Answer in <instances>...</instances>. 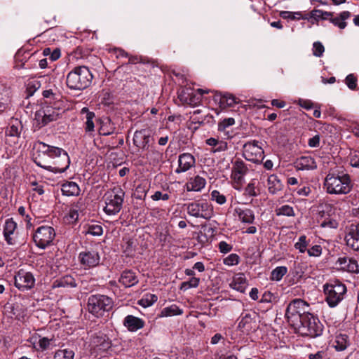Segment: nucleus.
Listing matches in <instances>:
<instances>
[{
	"mask_svg": "<svg viewBox=\"0 0 359 359\" xmlns=\"http://www.w3.org/2000/svg\"><path fill=\"white\" fill-rule=\"evenodd\" d=\"M311 191V190L309 187H303L297 190V194L302 196H308Z\"/></svg>",
	"mask_w": 359,
	"mask_h": 359,
	"instance_id": "obj_64",
	"label": "nucleus"
},
{
	"mask_svg": "<svg viewBox=\"0 0 359 359\" xmlns=\"http://www.w3.org/2000/svg\"><path fill=\"white\" fill-rule=\"evenodd\" d=\"M218 248L221 253H228L232 250V245L225 241H221L218 244Z\"/></svg>",
	"mask_w": 359,
	"mask_h": 359,
	"instance_id": "obj_59",
	"label": "nucleus"
},
{
	"mask_svg": "<svg viewBox=\"0 0 359 359\" xmlns=\"http://www.w3.org/2000/svg\"><path fill=\"white\" fill-rule=\"evenodd\" d=\"M34 161L39 167L55 173L64 172L69 166L70 159L66 151L42 142L34 144Z\"/></svg>",
	"mask_w": 359,
	"mask_h": 359,
	"instance_id": "obj_1",
	"label": "nucleus"
},
{
	"mask_svg": "<svg viewBox=\"0 0 359 359\" xmlns=\"http://www.w3.org/2000/svg\"><path fill=\"white\" fill-rule=\"evenodd\" d=\"M178 98L182 104H187L192 106L196 105L201 101L200 97H198L195 93L194 90L191 88H182L178 93Z\"/></svg>",
	"mask_w": 359,
	"mask_h": 359,
	"instance_id": "obj_16",
	"label": "nucleus"
},
{
	"mask_svg": "<svg viewBox=\"0 0 359 359\" xmlns=\"http://www.w3.org/2000/svg\"><path fill=\"white\" fill-rule=\"evenodd\" d=\"M240 257L236 254H231L224 259V264L227 266H233L239 263Z\"/></svg>",
	"mask_w": 359,
	"mask_h": 359,
	"instance_id": "obj_53",
	"label": "nucleus"
},
{
	"mask_svg": "<svg viewBox=\"0 0 359 359\" xmlns=\"http://www.w3.org/2000/svg\"><path fill=\"white\" fill-rule=\"evenodd\" d=\"M205 184L206 180L203 177L196 175L190 178L187 183V190L188 191H200L205 187Z\"/></svg>",
	"mask_w": 359,
	"mask_h": 359,
	"instance_id": "obj_25",
	"label": "nucleus"
},
{
	"mask_svg": "<svg viewBox=\"0 0 359 359\" xmlns=\"http://www.w3.org/2000/svg\"><path fill=\"white\" fill-rule=\"evenodd\" d=\"M345 239L348 247L354 251H359V224L351 226Z\"/></svg>",
	"mask_w": 359,
	"mask_h": 359,
	"instance_id": "obj_17",
	"label": "nucleus"
},
{
	"mask_svg": "<svg viewBox=\"0 0 359 359\" xmlns=\"http://www.w3.org/2000/svg\"><path fill=\"white\" fill-rule=\"evenodd\" d=\"M351 339L346 333H338L335 336L333 346L337 351H343L351 345Z\"/></svg>",
	"mask_w": 359,
	"mask_h": 359,
	"instance_id": "obj_24",
	"label": "nucleus"
},
{
	"mask_svg": "<svg viewBox=\"0 0 359 359\" xmlns=\"http://www.w3.org/2000/svg\"><path fill=\"white\" fill-rule=\"evenodd\" d=\"M308 144L310 147L314 148L318 147L320 145V136L316 135L313 137L310 138L308 141Z\"/></svg>",
	"mask_w": 359,
	"mask_h": 359,
	"instance_id": "obj_62",
	"label": "nucleus"
},
{
	"mask_svg": "<svg viewBox=\"0 0 359 359\" xmlns=\"http://www.w3.org/2000/svg\"><path fill=\"white\" fill-rule=\"evenodd\" d=\"M325 301L330 307L337 306L343 299L346 292V287L339 280H334L324 285Z\"/></svg>",
	"mask_w": 359,
	"mask_h": 359,
	"instance_id": "obj_7",
	"label": "nucleus"
},
{
	"mask_svg": "<svg viewBox=\"0 0 359 359\" xmlns=\"http://www.w3.org/2000/svg\"><path fill=\"white\" fill-rule=\"evenodd\" d=\"M287 268L286 266H277L271 273V280L275 281L280 280L287 273Z\"/></svg>",
	"mask_w": 359,
	"mask_h": 359,
	"instance_id": "obj_41",
	"label": "nucleus"
},
{
	"mask_svg": "<svg viewBox=\"0 0 359 359\" xmlns=\"http://www.w3.org/2000/svg\"><path fill=\"white\" fill-rule=\"evenodd\" d=\"M81 114L86 115V122L84 128L86 133H93L95 130V124L93 122V119L95 117V113L90 111L87 107H83L81 111Z\"/></svg>",
	"mask_w": 359,
	"mask_h": 359,
	"instance_id": "obj_32",
	"label": "nucleus"
},
{
	"mask_svg": "<svg viewBox=\"0 0 359 359\" xmlns=\"http://www.w3.org/2000/svg\"><path fill=\"white\" fill-rule=\"evenodd\" d=\"M318 215L319 219H318V223L320 226L330 229L337 228L338 222L335 219L331 218L330 215H326L325 212H319Z\"/></svg>",
	"mask_w": 359,
	"mask_h": 359,
	"instance_id": "obj_29",
	"label": "nucleus"
},
{
	"mask_svg": "<svg viewBox=\"0 0 359 359\" xmlns=\"http://www.w3.org/2000/svg\"><path fill=\"white\" fill-rule=\"evenodd\" d=\"M196 164L195 157L189 153H183L178 157V167L175 170L176 173L184 172L194 167Z\"/></svg>",
	"mask_w": 359,
	"mask_h": 359,
	"instance_id": "obj_15",
	"label": "nucleus"
},
{
	"mask_svg": "<svg viewBox=\"0 0 359 359\" xmlns=\"http://www.w3.org/2000/svg\"><path fill=\"white\" fill-rule=\"evenodd\" d=\"M157 299L158 297L156 295L147 294L140 300V304L143 305L144 306H149L156 302Z\"/></svg>",
	"mask_w": 359,
	"mask_h": 359,
	"instance_id": "obj_49",
	"label": "nucleus"
},
{
	"mask_svg": "<svg viewBox=\"0 0 359 359\" xmlns=\"http://www.w3.org/2000/svg\"><path fill=\"white\" fill-rule=\"evenodd\" d=\"M324 188L330 194H346L352 189L350 177L348 174L328 173L325 179Z\"/></svg>",
	"mask_w": 359,
	"mask_h": 359,
	"instance_id": "obj_3",
	"label": "nucleus"
},
{
	"mask_svg": "<svg viewBox=\"0 0 359 359\" xmlns=\"http://www.w3.org/2000/svg\"><path fill=\"white\" fill-rule=\"evenodd\" d=\"M235 123L233 118H224L218 124V130L220 131L225 130L228 127L233 126Z\"/></svg>",
	"mask_w": 359,
	"mask_h": 359,
	"instance_id": "obj_54",
	"label": "nucleus"
},
{
	"mask_svg": "<svg viewBox=\"0 0 359 359\" xmlns=\"http://www.w3.org/2000/svg\"><path fill=\"white\" fill-rule=\"evenodd\" d=\"M211 200L215 201L219 205H223L226 202V198L218 190H213L210 194Z\"/></svg>",
	"mask_w": 359,
	"mask_h": 359,
	"instance_id": "obj_45",
	"label": "nucleus"
},
{
	"mask_svg": "<svg viewBox=\"0 0 359 359\" xmlns=\"http://www.w3.org/2000/svg\"><path fill=\"white\" fill-rule=\"evenodd\" d=\"M34 120L36 126L39 128L46 126L50 122L55 121V120H52L50 116L41 109L36 111Z\"/></svg>",
	"mask_w": 359,
	"mask_h": 359,
	"instance_id": "obj_30",
	"label": "nucleus"
},
{
	"mask_svg": "<svg viewBox=\"0 0 359 359\" xmlns=\"http://www.w3.org/2000/svg\"><path fill=\"white\" fill-rule=\"evenodd\" d=\"M267 187L271 194H276L282 189L283 184L277 175H271L267 180Z\"/></svg>",
	"mask_w": 359,
	"mask_h": 359,
	"instance_id": "obj_35",
	"label": "nucleus"
},
{
	"mask_svg": "<svg viewBox=\"0 0 359 359\" xmlns=\"http://www.w3.org/2000/svg\"><path fill=\"white\" fill-rule=\"evenodd\" d=\"M62 194L65 196H77L79 194L80 189L74 182H67L62 186Z\"/></svg>",
	"mask_w": 359,
	"mask_h": 359,
	"instance_id": "obj_37",
	"label": "nucleus"
},
{
	"mask_svg": "<svg viewBox=\"0 0 359 359\" xmlns=\"http://www.w3.org/2000/svg\"><path fill=\"white\" fill-rule=\"evenodd\" d=\"M125 192L119 187H114L113 189L106 192L103 196L105 206L103 211L107 215H115L118 214L123 206Z\"/></svg>",
	"mask_w": 359,
	"mask_h": 359,
	"instance_id": "obj_5",
	"label": "nucleus"
},
{
	"mask_svg": "<svg viewBox=\"0 0 359 359\" xmlns=\"http://www.w3.org/2000/svg\"><path fill=\"white\" fill-rule=\"evenodd\" d=\"M293 327L303 336L316 337L320 336L323 331V325L312 313L306 314L302 317L300 322Z\"/></svg>",
	"mask_w": 359,
	"mask_h": 359,
	"instance_id": "obj_4",
	"label": "nucleus"
},
{
	"mask_svg": "<svg viewBox=\"0 0 359 359\" xmlns=\"http://www.w3.org/2000/svg\"><path fill=\"white\" fill-rule=\"evenodd\" d=\"M280 15L283 19H291L295 20L297 19V15L295 13L290 12V11H281Z\"/></svg>",
	"mask_w": 359,
	"mask_h": 359,
	"instance_id": "obj_63",
	"label": "nucleus"
},
{
	"mask_svg": "<svg viewBox=\"0 0 359 359\" xmlns=\"http://www.w3.org/2000/svg\"><path fill=\"white\" fill-rule=\"evenodd\" d=\"M136 242L130 237H124L122 240L121 249L127 257H133L135 252Z\"/></svg>",
	"mask_w": 359,
	"mask_h": 359,
	"instance_id": "obj_28",
	"label": "nucleus"
},
{
	"mask_svg": "<svg viewBox=\"0 0 359 359\" xmlns=\"http://www.w3.org/2000/svg\"><path fill=\"white\" fill-rule=\"evenodd\" d=\"M183 313L182 310L179 308L175 304H172L170 306H167L163 308L161 311L160 316L161 317H170L177 315H181Z\"/></svg>",
	"mask_w": 359,
	"mask_h": 359,
	"instance_id": "obj_40",
	"label": "nucleus"
},
{
	"mask_svg": "<svg viewBox=\"0 0 359 359\" xmlns=\"http://www.w3.org/2000/svg\"><path fill=\"white\" fill-rule=\"evenodd\" d=\"M309 304L303 299H294L287 306L285 318L289 324L293 327L297 325L303 316L310 313L308 311Z\"/></svg>",
	"mask_w": 359,
	"mask_h": 359,
	"instance_id": "obj_8",
	"label": "nucleus"
},
{
	"mask_svg": "<svg viewBox=\"0 0 359 359\" xmlns=\"http://www.w3.org/2000/svg\"><path fill=\"white\" fill-rule=\"evenodd\" d=\"M150 135L145 130H137L133 135V144L139 149H144L148 147Z\"/></svg>",
	"mask_w": 359,
	"mask_h": 359,
	"instance_id": "obj_22",
	"label": "nucleus"
},
{
	"mask_svg": "<svg viewBox=\"0 0 359 359\" xmlns=\"http://www.w3.org/2000/svg\"><path fill=\"white\" fill-rule=\"evenodd\" d=\"M248 170L245 163L242 160L237 159L233 162L231 177L234 181L241 182Z\"/></svg>",
	"mask_w": 359,
	"mask_h": 359,
	"instance_id": "obj_20",
	"label": "nucleus"
},
{
	"mask_svg": "<svg viewBox=\"0 0 359 359\" xmlns=\"http://www.w3.org/2000/svg\"><path fill=\"white\" fill-rule=\"evenodd\" d=\"M264 154L258 141L248 142L243 145V156L247 161L260 163L264 158Z\"/></svg>",
	"mask_w": 359,
	"mask_h": 359,
	"instance_id": "obj_11",
	"label": "nucleus"
},
{
	"mask_svg": "<svg viewBox=\"0 0 359 359\" xmlns=\"http://www.w3.org/2000/svg\"><path fill=\"white\" fill-rule=\"evenodd\" d=\"M55 235V231L52 226H41L36 230L33 239L38 248L45 249L52 244Z\"/></svg>",
	"mask_w": 359,
	"mask_h": 359,
	"instance_id": "obj_10",
	"label": "nucleus"
},
{
	"mask_svg": "<svg viewBox=\"0 0 359 359\" xmlns=\"http://www.w3.org/2000/svg\"><path fill=\"white\" fill-rule=\"evenodd\" d=\"M188 215L196 218L210 219L213 215V208L205 199L197 200L184 205Z\"/></svg>",
	"mask_w": 359,
	"mask_h": 359,
	"instance_id": "obj_9",
	"label": "nucleus"
},
{
	"mask_svg": "<svg viewBox=\"0 0 359 359\" xmlns=\"http://www.w3.org/2000/svg\"><path fill=\"white\" fill-rule=\"evenodd\" d=\"M47 114L50 116L52 120L57 121L64 113V111L60 107H53V106L46 105L41 108Z\"/></svg>",
	"mask_w": 359,
	"mask_h": 359,
	"instance_id": "obj_39",
	"label": "nucleus"
},
{
	"mask_svg": "<svg viewBox=\"0 0 359 359\" xmlns=\"http://www.w3.org/2000/svg\"><path fill=\"white\" fill-rule=\"evenodd\" d=\"M294 167L298 170H309L316 169L317 165L313 157L302 156L295 160Z\"/></svg>",
	"mask_w": 359,
	"mask_h": 359,
	"instance_id": "obj_18",
	"label": "nucleus"
},
{
	"mask_svg": "<svg viewBox=\"0 0 359 359\" xmlns=\"http://www.w3.org/2000/svg\"><path fill=\"white\" fill-rule=\"evenodd\" d=\"M276 214L277 216L292 217L294 216V211L292 206L283 205L276 209Z\"/></svg>",
	"mask_w": 359,
	"mask_h": 359,
	"instance_id": "obj_42",
	"label": "nucleus"
},
{
	"mask_svg": "<svg viewBox=\"0 0 359 359\" xmlns=\"http://www.w3.org/2000/svg\"><path fill=\"white\" fill-rule=\"evenodd\" d=\"M35 281L33 273L24 269H20L14 276V285L21 292L33 288Z\"/></svg>",
	"mask_w": 359,
	"mask_h": 359,
	"instance_id": "obj_12",
	"label": "nucleus"
},
{
	"mask_svg": "<svg viewBox=\"0 0 359 359\" xmlns=\"http://www.w3.org/2000/svg\"><path fill=\"white\" fill-rule=\"evenodd\" d=\"M123 325L129 332H133L143 328L145 325V322L142 318L133 315H128L125 317Z\"/></svg>",
	"mask_w": 359,
	"mask_h": 359,
	"instance_id": "obj_19",
	"label": "nucleus"
},
{
	"mask_svg": "<svg viewBox=\"0 0 359 359\" xmlns=\"http://www.w3.org/2000/svg\"><path fill=\"white\" fill-rule=\"evenodd\" d=\"M53 338H48V337H41L39 339L38 345L39 348H36L37 350L45 351L46 350L51 342L53 341Z\"/></svg>",
	"mask_w": 359,
	"mask_h": 359,
	"instance_id": "obj_50",
	"label": "nucleus"
},
{
	"mask_svg": "<svg viewBox=\"0 0 359 359\" xmlns=\"http://www.w3.org/2000/svg\"><path fill=\"white\" fill-rule=\"evenodd\" d=\"M308 246V242L306 241V236L302 235L299 238L298 241L294 244V248L299 250V252L304 253L306 250Z\"/></svg>",
	"mask_w": 359,
	"mask_h": 359,
	"instance_id": "obj_47",
	"label": "nucleus"
},
{
	"mask_svg": "<svg viewBox=\"0 0 359 359\" xmlns=\"http://www.w3.org/2000/svg\"><path fill=\"white\" fill-rule=\"evenodd\" d=\"M119 282L126 287H130L137 284L138 279L133 271L128 270L121 273Z\"/></svg>",
	"mask_w": 359,
	"mask_h": 359,
	"instance_id": "obj_27",
	"label": "nucleus"
},
{
	"mask_svg": "<svg viewBox=\"0 0 359 359\" xmlns=\"http://www.w3.org/2000/svg\"><path fill=\"white\" fill-rule=\"evenodd\" d=\"M345 82L351 90L357 88V79L353 74H350L346 77Z\"/></svg>",
	"mask_w": 359,
	"mask_h": 359,
	"instance_id": "obj_55",
	"label": "nucleus"
},
{
	"mask_svg": "<svg viewBox=\"0 0 359 359\" xmlns=\"http://www.w3.org/2000/svg\"><path fill=\"white\" fill-rule=\"evenodd\" d=\"M313 55L316 57H320L323 56L325 51L324 46L320 41H316L313 44Z\"/></svg>",
	"mask_w": 359,
	"mask_h": 359,
	"instance_id": "obj_51",
	"label": "nucleus"
},
{
	"mask_svg": "<svg viewBox=\"0 0 359 359\" xmlns=\"http://www.w3.org/2000/svg\"><path fill=\"white\" fill-rule=\"evenodd\" d=\"M244 195L248 196H257V193L256 191L255 188V180H252L249 184L245 187L244 189Z\"/></svg>",
	"mask_w": 359,
	"mask_h": 359,
	"instance_id": "obj_52",
	"label": "nucleus"
},
{
	"mask_svg": "<svg viewBox=\"0 0 359 359\" xmlns=\"http://www.w3.org/2000/svg\"><path fill=\"white\" fill-rule=\"evenodd\" d=\"M335 266L338 270L355 273H359L358 262L352 258L346 257H339L336 261Z\"/></svg>",
	"mask_w": 359,
	"mask_h": 359,
	"instance_id": "obj_14",
	"label": "nucleus"
},
{
	"mask_svg": "<svg viewBox=\"0 0 359 359\" xmlns=\"http://www.w3.org/2000/svg\"><path fill=\"white\" fill-rule=\"evenodd\" d=\"M17 228L16 222L13 218L7 219L4 226V236L8 245H13L15 244V240L12 237Z\"/></svg>",
	"mask_w": 359,
	"mask_h": 359,
	"instance_id": "obj_21",
	"label": "nucleus"
},
{
	"mask_svg": "<svg viewBox=\"0 0 359 359\" xmlns=\"http://www.w3.org/2000/svg\"><path fill=\"white\" fill-rule=\"evenodd\" d=\"M74 353L72 350H58L54 355V359H73Z\"/></svg>",
	"mask_w": 359,
	"mask_h": 359,
	"instance_id": "obj_44",
	"label": "nucleus"
},
{
	"mask_svg": "<svg viewBox=\"0 0 359 359\" xmlns=\"http://www.w3.org/2000/svg\"><path fill=\"white\" fill-rule=\"evenodd\" d=\"M151 198L153 201H168L170 198V195L168 194H163L161 191H157L151 196Z\"/></svg>",
	"mask_w": 359,
	"mask_h": 359,
	"instance_id": "obj_60",
	"label": "nucleus"
},
{
	"mask_svg": "<svg viewBox=\"0 0 359 359\" xmlns=\"http://www.w3.org/2000/svg\"><path fill=\"white\" fill-rule=\"evenodd\" d=\"M252 317L251 315L249 313L245 314L244 316L242 317L240 322L238 323V328L242 330H248L249 328V325L252 322Z\"/></svg>",
	"mask_w": 359,
	"mask_h": 359,
	"instance_id": "obj_48",
	"label": "nucleus"
},
{
	"mask_svg": "<svg viewBox=\"0 0 359 359\" xmlns=\"http://www.w3.org/2000/svg\"><path fill=\"white\" fill-rule=\"evenodd\" d=\"M93 76L86 66H77L67 76V86L70 89L82 90L91 84Z\"/></svg>",
	"mask_w": 359,
	"mask_h": 359,
	"instance_id": "obj_2",
	"label": "nucleus"
},
{
	"mask_svg": "<svg viewBox=\"0 0 359 359\" xmlns=\"http://www.w3.org/2000/svg\"><path fill=\"white\" fill-rule=\"evenodd\" d=\"M350 163L353 167L359 168V151L351 153Z\"/></svg>",
	"mask_w": 359,
	"mask_h": 359,
	"instance_id": "obj_58",
	"label": "nucleus"
},
{
	"mask_svg": "<svg viewBox=\"0 0 359 359\" xmlns=\"http://www.w3.org/2000/svg\"><path fill=\"white\" fill-rule=\"evenodd\" d=\"M227 149H228L227 142H224V141H222V140H218V141H217V142L216 144L215 147L212 148V151L213 153L221 152V151H226Z\"/></svg>",
	"mask_w": 359,
	"mask_h": 359,
	"instance_id": "obj_57",
	"label": "nucleus"
},
{
	"mask_svg": "<svg viewBox=\"0 0 359 359\" xmlns=\"http://www.w3.org/2000/svg\"><path fill=\"white\" fill-rule=\"evenodd\" d=\"M230 286L233 290L241 292H245L248 287V281L244 273H237L233 277L232 282L230 283Z\"/></svg>",
	"mask_w": 359,
	"mask_h": 359,
	"instance_id": "obj_26",
	"label": "nucleus"
},
{
	"mask_svg": "<svg viewBox=\"0 0 359 359\" xmlns=\"http://www.w3.org/2000/svg\"><path fill=\"white\" fill-rule=\"evenodd\" d=\"M238 103V99L229 93H220L219 107L222 108L231 107Z\"/></svg>",
	"mask_w": 359,
	"mask_h": 359,
	"instance_id": "obj_34",
	"label": "nucleus"
},
{
	"mask_svg": "<svg viewBox=\"0 0 359 359\" xmlns=\"http://www.w3.org/2000/svg\"><path fill=\"white\" fill-rule=\"evenodd\" d=\"M22 130V125L21 121L18 118L13 119L6 130V135L10 137H19Z\"/></svg>",
	"mask_w": 359,
	"mask_h": 359,
	"instance_id": "obj_33",
	"label": "nucleus"
},
{
	"mask_svg": "<svg viewBox=\"0 0 359 359\" xmlns=\"http://www.w3.org/2000/svg\"><path fill=\"white\" fill-rule=\"evenodd\" d=\"M350 17L351 13L349 11H343L337 17H334L333 15L330 19V22L338 27L339 29H343L347 25L345 20L348 19Z\"/></svg>",
	"mask_w": 359,
	"mask_h": 359,
	"instance_id": "obj_36",
	"label": "nucleus"
},
{
	"mask_svg": "<svg viewBox=\"0 0 359 359\" xmlns=\"http://www.w3.org/2000/svg\"><path fill=\"white\" fill-rule=\"evenodd\" d=\"M307 253L310 257H319L322 254V247L319 245H315L307 250Z\"/></svg>",
	"mask_w": 359,
	"mask_h": 359,
	"instance_id": "obj_56",
	"label": "nucleus"
},
{
	"mask_svg": "<svg viewBox=\"0 0 359 359\" xmlns=\"http://www.w3.org/2000/svg\"><path fill=\"white\" fill-rule=\"evenodd\" d=\"M79 259L84 268H92L100 263V255L95 250H86L79 253Z\"/></svg>",
	"mask_w": 359,
	"mask_h": 359,
	"instance_id": "obj_13",
	"label": "nucleus"
},
{
	"mask_svg": "<svg viewBox=\"0 0 359 359\" xmlns=\"http://www.w3.org/2000/svg\"><path fill=\"white\" fill-rule=\"evenodd\" d=\"M234 212L242 223L251 224L255 219L254 211L250 208H236Z\"/></svg>",
	"mask_w": 359,
	"mask_h": 359,
	"instance_id": "obj_23",
	"label": "nucleus"
},
{
	"mask_svg": "<svg viewBox=\"0 0 359 359\" xmlns=\"http://www.w3.org/2000/svg\"><path fill=\"white\" fill-rule=\"evenodd\" d=\"M114 306L113 299L104 294H93L88 299V311L96 317H101L105 312L112 309Z\"/></svg>",
	"mask_w": 359,
	"mask_h": 359,
	"instance_id": "obj_6",
	"label": "nucleus"
},
{
	"mask_svg": "<svg viewBox=\"0 0 359 359\" xmlns=\"http://www.w3.org/2000/svg\"><path fill=\"white\" fill-rule=\"evenodd\" d=\"M116 127L109 118H106L101 122L99 129L100 135L107 136L115 132Z\"/></svg>",
	"mask_w": 359,
	"mask_h": 359,
	"instance_id": "obj_38",
	"label": "nucleus"
},
{
	"mask_svg": "<svg viewBox=\"0 0 359 359\" xmlns=\"http://www.w3.org/2000/svg\"><path fill=\"white\" fill-rule=\"evenodd\" d=\"M199 283L200 278L192 277L189 280L182 282L180 285V289L185 291L190 288H196L198 286Z\"/></svg>",
	"mask_w": 359,
	"mask_h": 359,
	"instance_id": "obj_43",
	"label": "nucleus"
},
{
	"mask_svg": "<svg viewBox=\"0 0 359 359\" xmlns=\"http://www.w3.org/2000/svg\"><path fill=\"white\" fill-rule=\"evenodd\" d=\"M77 286L75 279L71 276H65L55 280L53 283V287H75Z\"/></svg>",
	"mask_w": 359,
	"mask_h": 359,
	"instance_id": "obj_31",
	"label": "nucleus"
},
{
	"mask_svg": "<svg viewBox=\"0 0 359 359\" xmlns=\"http://www.w3.org/2000/svg\"><path fill=\"white\" fill-rule=\"evenodd\" d=\"M309 359H324L327 357V352L325 351H319L315 353L309 355Z\"/></svg>",
	"mask_w": 359,
	"mask_h": 359,
	"instance_id": "obj_61",
	"label": "nucleus"
},
{
	"mask_svg": "<svg viewBox=\"0 0 359 359\" xmlns=\"http://www.w3.org/2000/svg\"><path fill=\"white\" fill-rule=\"evenodd\" d=\"M103 233L102 226L100 224L89 225L86 232V234H90L93 236H101Z\"/></svg>",
	"mask_w": 359,
	"mask_h": 359,
	"instance_id": "obj_46",
	"label": "nucleus"
}]
</instances>
